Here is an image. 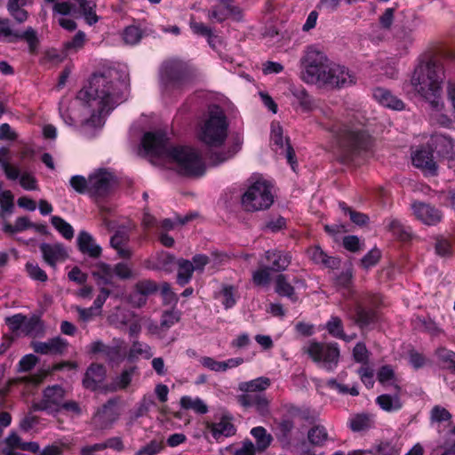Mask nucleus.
<instances>
[{
  "instance_id": "9b49d317",
  "label": "nucleus",
  "mask_w": 455,
  "mask_h": 455,
  "mask_svg": "<svg viewBox=\"0 0 455 455\" xmlns=\"http://www.w3.org/2000/svg\"><path fill=\"white\" fill-rule=\"evenodd\" d=\"M270 145L272 149L279 156H283L292 170L297 164L295 152L290 144L289 139L283 137V128L278 122L271 124Z\"/></svg>"
},
{
  "instance_id": "7ed1b4c3",
  "label": "nucleus",
  "mask_w": 455,
  "mask_h": 455,
  "mask_svg": "<svg viewBox=\"0 0 455 455\" xmlns=\"http://www.w3.org/2000/svg\"><path fill=\"white\" fill-rule=\"evenodd\" d=\"M443 64L434 59L420 60L411 76V84L413 90L435 111L443 108V84L444 81Z\"/></svg>"
},
{
  "instance_id": "2eb2a0df",
  "label": "nucleus",
  "mask_w": 455,
  "mask_h": 455,
  "mask_svg": "<svg viewBox=\"0 0 455 455\" xmlns=\"http://www.w3.org/2000/svg\"><path fill=\"white\" fill-rule=\"evenodd\" d=\"M207 18L212 23H222L230 18L239 21L243 18V12L231 1H222L221 4L213 5L207 11Z\"/></svg>"
},
{
  "instance_id": "f3484780",
  "label": "nucleus",
  "mask_w": 455,
  "mask_h": 455,
  "mask_svg": "<svg viewBox=\"0 0 455 455\" xmlns=\"http://www.w3.org/2000/svg\"><path fill=\"white\" fill-rule=\"evenodd\" d=\"M112 181V175L99 170L89 175V195L93 197H102L108 194Z\"/></svg>"
},
{
  "instance_id": "bb28decb",
  "label": "nucleus",
  "mask_w": 455,
  "mask_h": 455,
  "mask_svg": "<svg viewBox=\"0 0 455 455\" xmlns=\"http://www.w3.org/2000/svg\"><path fill=\"white\" fill-rule=\"evenodd\" d=\"M266 259L269 263L272 271L280 272L288 267L291 256L286 251L270 250L266 251Z\"/></svg>"
},
{
  "instance_id": "de8ad7c7",
  "label": "nucleus",
  "mask_w": 455,
  "mask_h": 455,
  "mask_svg": "<svg viewBox=\"0 0 455 455\" xmlns=\"http://www.w3.org/2000/svg\"><path fill=\"white\" fill-rule=\"evenodd\" d=\"M51 223L65 239L71 240L74 237V228L61 217L52 216Z\"/></svg>"
},
{
  "instance_id": "8fccbe9b",
  "label": "nucleus",
  "mask_w": 455,
  "mask_h": 455,
  "mask_svg": "<svg viewBox=\"0 0 455 455\" xmlns=\"http://www.w3.org/2000/svg\"><path fill=\"white\" fill-rule=\"evenodd\" d=\"M18 40L26 41L28 44V49L31 53H35L36 52V49H37V46L39 44V40H38L36 32L33 28L28 27L22 33H20L18 31V36H16V37H15V42Z\"/></svg>"
},
{
  "instance_id": "473e14b6",
  "label": "nucleus",
  "mask_w": 455,
  "mask_h": 455,
  "mask_svg": "<svg viewBox=\"0 0 455 455\" xmlns=\"http://www.w3.org/2000/svg\"><path fill=\"white\" fill-rule=\"evenodd\" d=\"M376 403L385 411L392 412L402 409L403 402L399 393L394 395L384 394L376 398Z\"/></svg>"
},
{
  "instance_id": "79ce46f5",
  "label": "nucleus",
  "mask_w": 455,
  "mask_h": 455,
  "mask_svg": "<svg viewBox=\"0 0 455 455\" xmlns=\"http://www.w3.org/2000/svg\"><path fill=\"white\" fill-rule=\"evenodd\" d=\"M325 329L328 333L334 338L340 339L345 341H350L352 339V337H348L345 334L343 323L339 316H331L330 320L325 324Z\"/></svg>"
},
{
  "instance_id": "a878e982",
  "label": "nucleus",
  "mask_w": 455,
  "mask_h": 455,
  "mask_svg": "<svg viewBox=\"0 0 455 455\" xmlns=\"http://www.w3.org/2000/svg\"><path fill=\"white\" fill-rule=\"evenodd\" d=\"M294 429L293 420L285 418L276 422L275 435L283 448H288L291 443V435Z\"/></svg>"
},
{
  "instance_id": "5fc2aeb1",
  "label": "nucleus",
  "mask_w": 455,
  "mask_h": 455,
  "mask_svg": "<svg viewBox=\"0 0 455 455\" xmlns=\"http://www.w3.org/2000/svg\"><path fill=\"white\" fill-rule=\"evenodd\" d=\"M339 208L342 210V212L345 214L349 215L350 220L353 223H355L358 226H363L369 222L368 215L354 211L349 206H347L346 203L339 202Z\"/></svg>"
},
{
  "instance_id": "f03ea898",
  "label": "nucleus",
  "mask_w": 455,
  "mask_h": 455,
  "mask_svg": "<svg viewBox=\"0 0 455 455\" xmlns=\"http://www.w3.org/2000/svg\"><path fill=\"white\" fill-rule=\"evenodd\" d=\"M141 144L148 154L166 157L176 163L177 171L181 175L199 177L205 172V164L196 149L182 146L170 148L168 139L163 132H146Z\"/></svg>"
},
{
  "instance_id": "412c9836",
  "label": "nucleus",
  "mask_w": 455,
  "mask_h": 455,
  "mask_svg": "<svg viewBox=\"0 0 455 455\" xmlns=\"http://www.w3.org/2000/svg\"><path fill=\"white\" fill-rule=\"evenodd\" d=\"M68 343L60 337H55L47 341H33L31 347L41 355H62L68 348Z\"/></svg>"
},
{
  "instance_id": "774afa93",
  "label": "nucleus",
  "mask_w": 455,
  "mask_h": 455,
  "mask_svg": "<svg viewBox=\"0 0 455 455\" xmlns=\"http://www.w3.org/2000/svg\"><path fill=\"white\" fill-rule=\"evenodd\" d=\"M369 455H398V452L391 443H381L375 449L369 450Z\"/></svg>"
},
{
  "instance_id": "b1692460",
  "label": "nucleus",
  "mask_w": 455,
  "mask_h": 455,
  "mask_svg": "<svg viewBox=\"0 0 455 455\" xmlns=\"http://www.w3.org/2000/svg\"><path fill=\"white\" fill-rule=\"evenodd\" d=\"M77 246L83 254L88 255L90 258L98 259L101 256V247L95 242L92 235L86 231L79 233Z\"/></svg>"
},
{
  "instance_id": "c756f323",
  "label": "nucleus",
  "mask_w": 455,
  "mask_h": 455,
  "mask_svg": "<svg viewBox=\"0 0 455 455\" xmlns=\"http://www.w3.org/2000/svg\"><path fill=\"white\" fill-rule=\"evenodd\" d=\"M373 97L386 108L394 110H401L404 108L403 102L385 88L378 87L374 89Z\"/></svg>"
},
{
  "instance_id": "f704fd0d",
  "label": "nucleus",
  "mask_w": 455,
  "mask_h": 455,
  "mask_svg": "<svg viewBox=\"0 0 455 455\" xmlns=\"http://www.w3.org/2000/svg\"><path fill=\"white\" fill-rule=\"evenodd\" d=\"M250 434L255 439L256 443L254 445L258 449V452H264L273 442L272 435L267 433L263 427H252Z\"/></svg>"
},
{
  "instance_id": "1a4fd4ad",
  "label": "nucleus",
  "mask_w": 455,
  "mask_h": 455,
  "mask_svg": "<svg viewBox=\"0 0 455 455\" xmlns=\"http://www.w3.org/2000/svg\"><path fill=\"white\" fill-rule=\"evenodd\" d=\"M304 353L321 367L332 371L339 360V348L337 343H324L310 340L303 347Z\"/></svg>"
},
{
  "instance_id": "dca6fc26",
  "label": "nucleus",
  "mask_w": 455,
  "mask_h": 455,
  "mask_svg": "<svg viewBox=\"0 0 455 455\" xmlns=\"http://www.w3.org/2000/svg\"><path fill=\"white\" fill-rule=\"evenodd\" d=\"M411 209L416 219L428 226L436 225L443 219L442 212L429 204L415 201Z\"/></svg>"
},
{
  "instance_id": "4be33fe9",
  "label": "nucleus",
  "mask_w": 455,
  "mask_h": 455,
  "mask_svg": "<svg viewBox=\"0 0 455 455\" xmlns=\"http://www.w3.org/2000/svg\"><path fill=\"white\" fill-rule=\"evenodd\" d=\"M39 248L44 260L53 268L59 262H63L68 258L67 251L61 243H44Z\"/></svg>"
},
{
  "instance_id": "603ef678",
  "label": "nucleus",
  "mask_w": 455,
  "mask_h": 455,
  "mask_svg": "<svg viewBox=\"0 0 455 455\" xmlns=\"http://www.w3.org/2000/svg\"><path fill=\"white\" fill-rule=\"evenodd\" d=\"M397 49L401 52L400 53H406L409 47H411L414 42L411 30L402 29L395 36Z\"/></svg>"
},
{
  "instance_id": "0eeeda50",
  "label": "nucleus",
  "mask_w": 455,
  "mask_h": 455,
  "mask_svg": "<svg viewBox=\"0 0 455 455\" xmlns=\"http://www.w3.org/2000/svg\"><path fill=\"white\" fill-rule=\"evenodd\" d=\"M329 64L326 54L316 45L307 46L300 59L301 79L307 84L319 83Z\"/></svg>"
},
{
  "instance_id": "c03bdc74",
  "label": "nucleus",
  "mask_w": 455,
  "mask_h": 455,
  "mask_svg": "<svg viewBox=\"0 0 455 455\" xmlns=\"http://www.w3.org/2000/svg\"><path fill=\"white\" fill-rule=\"evenodd\" d=\"M308 442L315 446H323L328 440V432L322 425L312 427L307 432Z\"/></svg>"
},
{
  "instance_id": "58836bf2",
  "label": "nucleus",
  "mask_w": 455,
  "mask_h": 455,
  "mask_svg": "<svg viewBox=\"0 0 455 455\" xmlns=\"http://www.w3.org/2000/svg\"><path fill=\"white\" fill-rule=\"evenodd\" d=\"M180 403L181 408L185 410H192L197 414L203 415L208 412V406L199 397L184 395L180 398Z\"/></svg>"
},
{
  "instance_id": "338daca9",
  "label": "nucleus",
  "mask_w": 455,
  "mask_h": 455,
  "mask_svg": "<svg viewBox=\"0 0 455 455\" xmlns=\"http://www.w3.org/2000/svg\"><path fill=\"white\" fill-rule=\"evenodd\" d=\"M114 276L126 280L133 277V272L129 264L125 262H118L113 267Z\"/></svg>"
},
{
  "instance_id": "a211bd4d",
  "label": "nucleus",
  "mask_w": 455,
  "mask_h": 455,
  "mask_svg": "<svg viewBox=\"0 0 455 455\" xmlns=\"http://www.w3.org/2000/svg\"><path fill=\"white\" fill-rule=\"evenodd\" d=\"M237 401L241 406L253 408L261 416L270 412V400L264 393L242 394L237 396Z\"/></svg>"
},
{
  "instance_id": "052dcab7",
  "label": "nucleus",
  "mask_w": 455,
  "mask_h": 455,
  "mask_svg": "<svg viewBox=\"0 0 455 455\" xmlns=\"http://www.w3.org/2000/svg\"><path fill=\"white\" fill-rule=\"evenodd\" d=\"M135 370V367L124 370L115 380L116 388L125 389L132 382Z\"/></svg>"
},
{
  "instance_id": "680f3d73",
  "label": "nucleus",
  "mask_w": 455,
  "mask_h": 455,
  "mask_svg": "<svg viewBox=\"0 0 455 455\" xmlns=\"http://www.w3.org/2000/svg\"><path fill=\"white\" fill-rule=\"evenodd\" d=\"M327 387L331 389L337 390L339 394L342 395L349 394L352 396H356L359 395V391L355 386L348 387L346 385L337 382V380L334 379H331L327 381Z\"/></svg>"
},
{
  "instance_id": "6e6d98bb",
  "label": "nucleus",
  "mask_w": 455,
  "mask_h": 455,
  "mask_svg": "<svg viewBox=\"0 0 455 455\" xmlns=\"http://www.w3.org/2000/svg\"><path fill=\"white\" fill-rule=\"evenodd\" d=\"M436 355L443 366L455 372V353L444 347L436 350Z\"/></svg>"
},
{
  "instance_id": "20e7f679",
  "label": "nucleus",
  "mask_w": 455,
  "mask_h": 455,
  "mask_svg": "<svg viewBox=\"0 0 455 455\" xmlns=\"http://www.w3.org/2000/svg\"><path fill=\"white\" fill-rule=\"evenodd\" d=\"M321 124L337 138L346 160L352 159L361 152L368 151L371 147V138L363 129L340 124L338 120L331 119L325 112Z\"/></svg>"
},
{
  "instance_id": "4d7b16f0",
  "label": "nucleus",
  "mask_w": 455,
  "mask_h": 455,
  "mask_svg": "<svg viewBox=\"0 0 455 455\" xmlns=\"http://www.w3.org/2000/svg\"><path fill=\"white\" fill-rule=\"evenodd\" d=\"M220 294L223 297L222 304L224 305L225 308L228 309L235 305L236 299L238 298L236 288L232 285H225L222 288Z\"/></svg>"
},
{
  "instance_id": "aec40b11",
  "label": "nucleus",
  "mask_w": 455,
  "mask_h": 455,
  "mask_svg": "<svg viewBox=\"0 0 455 455\" xmlns=\"http://www.w3.org/2000/svg\"><path fill=\"white\" fill-rule=\"evenodd\" d=\"M206 427L216 440L222 436H233L236 432L233 416L228 412L222 413L218 422L207 423Z\"/></svg>"
},
{
  "instance_id": "0e129e2a",
  "label": "nucleus",
  "mask_w": 455,
  "mask_h": 455,
  "mask_svg": "<svg viewBox=\"0 0 455 455\" xmlns=\"http://www.w3.org/2000/svg\"><path fill=\"white\" fill-rule=\"evenodd\" d=\"M26 270L30 278L36 281L46 282L48 279L47 274L37 264L28 262L26 264Z\"/></svg>"
},
{
  "instance_id": "393cba45",
  "label": "nucleus",
  "mask_w": 455,
  "mask_h": 455,
  "mask_svg": "<svg viewBox=\"0 0 455 455\" xmlns=\"http://www.w3.org/2000/svg\"><path fill=\"white\" fill-rule=\"evenodd\" d=\"M431 142L440 157L449 160L455 158V141L451 137L437 134L431 138Z\"/></svg>"
},
{
  "instance_id": "6ab92c4d",
  "label": "nucleus",
  "mask_w": 455,
  "mask_h": 455,
  "mask_svg": "<svg viewBox=\"0 0 455 455\" xmlns=\"http://www.w3.org/2000/svg\"><path fill=\"white\" fill-rule=\"evenodd\" d=\"M64 398V390L60 386L48 387L44 392L43 399L36 405L37 410L50 412L58 411L60 409Z\"/></svg>"
},
{
  "instance_id": "cd10ccee",
  "label": "nucleus",
  "mask_w": 455,
  "mask_h": 455,
  "mask_svg": "<svg viewBox=\"0 0 455 455\" xmlns=\"http://www.w3.org/2000/svg\"><path fill=\"white\" fill-rule=\"evenodd\" d=\"M105 374V368L101 364L92 363L87 369L83 379L84 387L91 390H96L103 381Z\"/></svg>"
},
{
  "instance_id": "bf43d9fd",
  "label": "nucleus",
  "mask_w": 455,
  "mask_h": 455,
  "mask_svg": "<svg viewBox=\"0 0 455 455\" xmlns=\"http://www.w3.org/2000/svg\"><path fill=\"white\" fill-rule=\"evenodd\" d=\"M155 405L156 403L152 395H144L133 412V418L138 419L147 415L150 409Z\"/></svg>"
},
{
  "instance_id": "4468645a",
  "label": "nucleus",
  "mask_w": 455,
  "mask_h": 455,
  "mask_svg": "<svg viewBox=\"0 0 455 455\" xmlns=\"http://www.w3.org/2000/svg\"><path fill=\"white\" fill-rule=\"evenodd\" d=\"M413 165L422 170V172L430 176L437 174V162L434 156V149L430 145L421 146L411 155Z\"/></svg>"
},
{
  "instance_id": "ddd939ff",
  "label": "nucleus",
  "mask_w": 455,
  "mask_h": 455,
  "mask_svg": "<svg viewBox=\"0 0 455 455\" xmlns=\"http://www.w3.org/2000/svg\"><path fill=\"white\" fill-rule=\"evenodd\" d=\"M120 416L117 403L114 400H108L97 410L91 422L95 429L105 430L112 427Z\"/></svg>"
},
{
  "instance_id": "f8f14e48",
  "label": "nucleus",
  "mask_w": 455,
  "mask_h": 455,
  "mask_svg": "<svg viewBox=\"0 0 455 455\" xmlns=\"http://www.w3.org/2000/svg\"><path fill=\"white\" fill-rule=\"evenodd\" d=\"M319 83L332 88H340L355 83V76L344 66L330 63Z\"/></svg>"
},
{
  "instance_id": "39448f33",
  "label": "nucleus",
  "mask_w": 455,
  "mask_h": 455,
  "mask_svg": "<svg viewBox=\"0 0 455 455\" xmlns=\"http://www.w3.org/2000/svg\"><path fill=\"white\" fill-rule=\"evenodd\" d=\"M228 124L224 111L220 107L213 106L201 124L198 136L206 145L220 147L228 136Z\"/></svg>"
},
{
  "instance_id": "e433bc0d",
  "label": "nucleus",
  "mask_w": 455,
  "mask_h": 455,
  "mask_svg": "<svg viewBox=\"0 0 455 455\" xmlns=\"http://www.w3.org/2000/svg\"><path fill=\"white\" fill-rule=\"evenodd\" d=\"M178 274L177 283L184 286L189 283L192 278L193 272L195 271L194 265L191 261L184 259H180L177 261Z\"/></svg>"
},
{
  "instance_id": "e2e57ef3",
  "label": "nucleus",
  "mask_w": 455,
  "mask_h": 455,
  "mask_svg": "<svg viewBox=\"0 0 455 455\" xmlns=\"http://www.w3.org/2000/svg\"><path fill=\"white\" fill-rule=\"evenodd\" d=\"M104 356L111 362H120L124 359V354L121 344L107 346Z\"/></svg>"
},
{
  "instance_id": "f257e3e1",
  "label": "nucleus",
  "mask_w": 455,
  "mask_h": 455,
  "mask_svg": "<svg viewBox=\"0 0 455 455\" xmlns=\"http://www.w3.org/2000/svg\"><path fill=\"white\" fill-rule=\"evenodd\" d=\"M116 73L108 70L93 74L89 85L79 91L77 98L85 102L91 116L84 124L92 127L101 126L104 118L122 101Z\"/></svg>"
},
{
  "instance_id": "13d9d810",
  "label": "nucleus",
  "mask_w": 455,
  "mask_h": 455,
  "mask_svg": "<svg viewBox=\"0 0 455 455\" xmlns=\"http://www.w3.org/2000/svg\"><path fill=\"white\" fill-rule=\"evenodd\" d=\"M69 184L76 192L89 195V178L86 179L82 175H74L70 178Z\"/></svg>"
},
{
  "instance_id": "a18cd8bd",
  "label": "nucleus",
  "mask_w": 455,
  "mask_h": 455,
  "mask_svg": "<svg viewBox=\"0 0 455 455\" xmlns=\"http://www.w3.org/2000/svg\"><path fill=\"white\" fill-rule=\"evenodd\" d=\"M292 95L297 99L303 111L309 112L314 109L315 101L306 89L302 87L295 88L292 90Z\"/></svg>"
},
{
  "instance_id": "7c9ffc66",
  "label": "nucleus",
  "mask_w": 455,
  "mask_h": 455,
  "mask_svg": "<svg viewBox=\"0 0 455 455\" xmlns=\"http://www.w3.org/2000/svg\"><path fill=\"white\" fill-rule=\"evenodd\" d=\"M348 427L353 432H364L375 427V416L370 413H357L348 420Z\"/></svg>"
},
{
  "instance_id": "49530a36",
  "label": "nucleus",
  "mask_w": 455,
  "mask_h": 455,
  "mask_svg": "<svg viewBox=\"0 0 455 455\" xmlns=\"http://www.w3.org/2000/svg\"><path fill=\"white\" fill-rule=\"evenodd\" d=\"M143 36L141 28L135 25L127 26L122 33L124 43L127 45H134L140 43Z\"/></svg>"
},
{
  "instance_id": "a19ab883",
  "label": "nucleus",
  "mask_w": 455,
  "mask_h": 455,
  "mask_svg": "<svg viewBox=\"0 0 455 455\" xmlns=\"http://www.w3.org/2000/svg\"><path fill=\"white\" fill-rule=\"evenodd\" d=\"M275 292L280 296L289 298L291 301H297L293 286L288 282L286 275L280 274L275 278Z\"/></svg>"
},
{
  "instance_id": "69168bd1",
  "label": "nucleus",
  "mask_w": 455,
  "mask_h": 455,
  "mask_svg": "<svg viewBox=\"0 0 455 455\" xmlns=\"http://www.w3.org/2000/svg\"><path fill=\"white\" fill-rule=\"evenodd\" d=\"M180 319V314L179 311L171 310L163 313L161 317L160 325L164 329H169L178 323Z\"/></svg>"
},
{
  "instance_id": "864d4df0",
  "label": "nucleus",
  "mask_w": 455,
  "mask_h": 455,
  "mask_svg": "<svg viewBox=\"0 0 455 455\" xmlns=\"http://www.w3.org/2000/svg\"><path fill=\"white\" fill-rule=\"evenodd\" d=\"M13 199V195L10 190H4L0 194V216L2 218L12 213Z\"/></svg>"
},
{
  "instance_id": "3c124183",
  "label": "nucleus",
  "mask_w": 455,
  "mask_h": 455,
  "mask_svg": "<svg viewBox=\"0 0 455 455\" xmlns=\"http://www.w3.org/2000/svg\"><path fill=\"white\" fill-rule=\"evenodd\" d=\"M18 36V31L12 28L11 20L8 18L0 17V41L13 43Z\"/></svg>"
},
{
  "instance_id": "c9c22d12",
  "label": "nucleus",
  "mask_w": 455,
  "mask_h": 455,
  "mask_svg": "<svg viewBox=\"0 0 455 455\" xmlns=\"http://www.w3.org/2000/svg\"><path fill=\"white\" fill-rule=\"evenodd\" d=\"M152 355L153 352L149 345L139 340H134L128 351L127 358L130 362H134L140 357L149 359Z\"/></svg>"
},
{
  "instance_id": "9d476101",
  "label": "nucleus",
  "mask_w": 455,
  "mask_h": 455,
  "mask_svg": "<svg viewBox=\"0 0 455 455\" xmlns=\"http://www.w3.org/2000/svg\"><path fill=\"white\" fill-rule=\"evenodd\" d=\"M161 80L165 88H180L187 80V66L177 59L168 60L162 65Z\"/></svg>"
},
{
  "instance_id": "c85d7f7f",
  "label": "nucleus",
  "mask_w": 455,
  "mask_h": 455,
  "mask_svg": "<svg viewBox=\"0 0 455 455\" xmlns=\"http://www.w3.org/2000/svg\"><path fill=\"white\" fill-rule=\"evenodd\" d=\"M130 237L126 231L118 230L110 239V245L115 249L122 259H130L132 255V250L128 247Z\"/></svg>"
},
{
  "instance_id": "37998d69",
  "label": "nucleus",
  "mask_w": 455,
  "mask_h": 455,
  "mask_svg": "<svg viewBox=\"0 0 455 455\" xmlns=\"http://www.w3.org/2000/svg\"><path fill=\"white\" fill-rule=\"evenodd\" d=\"M135 290L139 295L138 306L140 307L146 303V296L154 293L157 290V286L155 282L151 280H142L136 283Z\"/></svg>"
},
{
  "instance_id": "423d86ee",
  "label": "nucleus",
  "mask_w": 455,
  "mask_h": 455,
  "mask_svg": "<svg viewBox=\"0 0 455 455\" xmlns=\"http://www.w3.org/2000/svg\"><path fill=\"white\" fill-rule=\"evenodd\" d=\"M379 302L378 295L367 293L354 299L351 302L345 303L342 309L355 324L364 328L377 321L378 315L375 307Z\"/></svg>"
},
{
  "instance_id": "2f4dec72",
  "label": "nucleus",
  "mask_w": 455,
  "mask_h": 455,
  "mask_svg": "<svg viewBox=\"0 0 455 455\" xmlns=\"http://www.w3.org/2000/svg\"><path fill=\"white\" fill-rule=\"evenodd\" d=\"M307 253L309 258L316 264H323L331 269H336L339 267V259L328 256L319 246L309 248Z\"/></svg>"
},
{
  "instance_id": "4c0bfd02",
  "label": "nucleus",
  "mask_w": 455,
  "mask_h": 455,
  "mask_svg": "<svg viewBox=\"0 0 455 455\" xmlns=\"http://www.w3.org/2000/svg\"><path fill=\"white\" fill-rule=\"evenodd\" d=\"M387 228L392 235L400 241H408L411 238L410 228L404 226L396 219H389L387 220Z\"/></svg>"
},
{
  "instance_id": "5701e85b",
  "label": "nucleus",
  "mask_w": 455,
  "mask_h": 455,
  "mask_svg": "<svg viewBox=\"0 0 455 455\" xmlns=\"http://www.w3.org/2000/svg\"><path fill=\"white\" fill-rule=\"evenodd\" d=\"M34 0H8L6 3V10L10 17L18 24L25 23L29 13L27 7L31 6Z\"/></svg>"
},
{
  "instance_id": "09e8293b",
  "label": "nucleus",
  "mask_w": 455,
  "mask_h": 455,
  "mask_svg": "<svg viewBox=\"0 0 455 455\" xmlns=\"http://www.w3.org/2000/svg\"><path fill=\"white\" fill-rule=\"evenodd\" d=\"M85 40H86L85 33L79 30L72 37L71 40L64 43L63 47H64L65 53L68 55L69 53L77 52L84 47V45L85 44Z\"/></svg>"
},
{
  "instance_id": "6e6552de",
  "label": "nucleus",
  "mask_w": 455,
  "mask_h": 455,
  "mask_svg": "<svg viewBox=\"0 0 455 455\" xmlns=\"http://www.w3.org/2000/svg\"><path fill=\"white\" fill-rule=\"evenodd\" d=\"M273 202L272 186L262 179L252 183L242 196V205L247 212L268 209Z\"/></svg>"
},
{
  "instance_id": "72a5a7b5",
  "label": "nucleus",
  "mask_w": 455,
  "mask_h": 455,
  "mask_svg": "<svg viewBox=\"0 0 455 455\" xmlns=\"http://www.w3.org/2000/svg\"><path fill=\"white\" fill-rule=\"evenodd\" d=\"M271 385L270 379L267 377H259L250 381L241 382L239 390L243 394L263 393Z\"/></svg>"
},
{
  "instance_id": "ea45409f",
  "label": "nucleus",
  "mask_w": 455,
  "mask_h": 455,
  "mask_svg": "<svg viewBox=\"0 0 455 455\" xmlns=\"http://www.w3.org/2000/svg\"><path fill=\"white\" fill-rule=\"evenodd\" d=\"M92 275L103 284H112L114 279L113 267L107 263L99 262L92 272Z\"/></svg>"
}]
</instances>
